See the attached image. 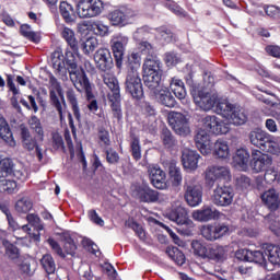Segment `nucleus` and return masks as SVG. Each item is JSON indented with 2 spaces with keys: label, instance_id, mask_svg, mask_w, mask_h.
Wrapping results in <instances>:
<instances>
[{
  "label": "nucleus",
  "instance_id": "obj_50",
  "mask_svg": "<svg viewBox=\"0 0 280 280\" xmlns=\"http://www.w3.org/2000/svg\"><path fill=\"white\" fill-rule=\"evenodd\" d=\"M266 249L264 248L262 245V250H249V260L253 261L254 264H259L260 266H266Z\"/></svg>",
  "mask_w": 280,
  "mask_h": 280
},
{
  "label": "nucleus",
  "instance_id": "obj_38",
  "mask_svg": "<svg viewBox=\"0 0 280 280\" xmlns=\"http://www.w3.org/2000/svg\"><path fill=\"white\" fill-rule=\"evenodd\" d=\"M59 12L66 23H73L75 19V11L73 10V5L63 1L59 5Z\"/></svg>",
  "mask_w": 280,
  "mask_h": 280
},
{
  "label": "nucleus",
  "instance_id": "obj_56",
  "mask_svg": "<svg viewBox=\"0 0 280 280\" xmlns=\"http://www.w3.org/2000/svg\"><path fill=\"white\" fill-rule=\"evenodd\" d=\"M49 97L52 106L56 108L59 115V119H63L65 116L62 115V103H60V98H58V95L56 94V91L51 90L49 92Z\"/></svg>",
  "mask_w": 280,
  "mask_h": 280
},
{
  "label": "nucleus",
  "instance_id": "obj_30",
  "mask_svg": "<svg viewBox=\"0 0 280 280\" xmlns=\"http://www.w3.org/2000/svg\"><path fill=\"white\" fill-rule=\"evenodd\" d=\"M269 137L270 135H268L266 131L256 130L249 133V141L252 145H255L256 148H259V150H262Z\"/></svg>",
  "mask_w": 280,
  "mask_h": 280
},
{
  "label": "nucleus",
  "instance_id": "obj_12",
  "mask_svg": "<svg viewBox=\"0 0 280 280\" xmlns=\"http://www.w3.org/2000/svg\"><path fill=\"white\" fill-rule=\"evenodd\" d=\"M128 45V37L118 36L110 40L112 51L115 58L117 69H121L124 65V55L126 54V46Z\"/></svg>",
  "mask_w": 280,
  "mask_h": 280
},
{
  "label": "nucleus",
  "instance_id": "obj_63",
  "mask_svg": "<svg viewBox=\"0 0 280 280\" xmlns=\"http://www.w3.org/2000/svg\"><path fill=\"white\" fill-rule=\"evenodd\" d=\"M126 225L132 229L140 240H145V231H143V228L139 223L136 221H127Z\"/></svg>",
  "mask_w": 280,
  "mask_h": 280
},
{
  "label": "nucleus",
  "instance_id": "obj_13",
  "mask_svg": "<svg viewBox=\"0 0 280 280\" xmlns=\"http://www.w3.org/2000/svg\"><path fill=\"white\" fill-rule=\"evenodd\" d=\"M233 188L228 186H217L213 190L212 202L217 207H229L233 202Z\"/></svg>",
  "mask_w": 280,
  "mask_h": 280
},
{
  "label": "nucleus",
  "instance_id": "obj_32",
  "mask_svg": "<svg viewBox=\"0 0 280 280\" xmlns=\"http://www.w3.org/2000/svg\"><path fill=\"white\" fill-rule=\"evenodd\" d=\"M168 176L173 187H179L183 183V174L180 173V167L176 165L175 161H171L168 164Z\"/></svg>",
  "mask_w": 280,
  "mask_h": 280
},
{
  "label": "nucleus",
  "instance_id": "obj_5",
  "mask_svg": "<svg viewBox=\"0 0 280 280\" xmlns=\"http://www.w3.org/2000/svg\"><path fill=\"white\" fill-rule=\"evenodd\" d=\"M184 198L189 207H198L202 202V187L196 184L194 177H186Z\"/></svg>",
  "mask_w": 280,
  "mask_h": 280
},
{
  "label": "nucleus",
  "instance_id": "obj_9",
  "mask_svg": "<svg viewBox=\"0 0 280 280\" xmlns=\"http://www.w3.org/2000/svg\"><path fill=\"white\" fill-rule=\"evenodd\" d=\"M125 90L126 93L133 97V100H141V97H143V83L141 82V75H139V72L127 73Z\"/></svg>",
  "mask_w": 280,
  "mask_h": 280
},
{
  "label": "nucleus",
  "instance_id": "obj_20",
  "mask_svg": "<svg viewBox=\"0 0 280 280\" xmlns=\"http://www.w3.org/2000/svg\"><path fill=\"white\" fill-rule=\"evenodd\" d=\"M219 215L220 212L211 208V206H203L201 209L192 212V218L197 222H210V220H215Z\"/></svg>",
  "mask_w": 280,
  "mask_h": 280
},
{
  "label": "nucleus",
  "instance_id": "obj_37",
  "mask_svg": "<svg viewBox=\"0 0 280 280\" xmlns=\"http://www.w3.org/2000/svg\"><path fill=\"white\" fill-rule=\"evenodd\" d=\"M61 240L63 242L62 252L65 253V255H70L71 257H73L75 255V252L78 250V245H75V241H73L71 235L67 233L62 234Z\"/></svg>",
  "mask_w": 280,
  "mask_h": 280
},
{
  "label": "nucleus",
  "instance_id": "obj_31",
  "mask_svg": "<svg viewBox=\"0 0 280 280\" xmlns=\"http://www.w3.org/2000/svg\"><path fill=\"white\" fill-rule=\"evenodd\" d=\"M228 119L230 124H233L234 126H244V124L248 121V115H246V110H244V108L234 107L230 118Z\"/></svg>",
  "mask_w": 280,
  "mask_h": 280
},
{
  "label": "nucleus",
  "instance_id": "obj_53",
  "mask_svg": "<svg viewBox=\"0 0 280 280\" xmlns=\"http://www.w3.org/2000/svg\"><path fill=\"white\" fill-rule=\"evenodd\" d=\"M97 48V39L95 37H90L85 42L81 43V49L85 56L93 54Z\"/></svg>",
  "mask_w": 280,
  "mask_h": 280
},
{
  "label": "nucleus",
  "instance_id": "obj_43",
  "mask_svg": "<svg viewBox=\"0 0 280 280\" xmlns=\"http://www.w3.org/2000/svg\"><path fill=\"white\" fill-rule=\"evenodd\" d=\"M260 150H262V152H267L268 154H279L280 144L277 139H275V137L269 136V138H267V141L262 145V149Z\"/></svg>",
  "mask_w": 280,
  "mask_h": 280
},
{
  "label": "nucleus",
  "instance_id": "obj_29",
  "mask_svg": "<svg viewBox=\"0 0 280 280\" xmlns=\"http://www.w3.org/2000/svg\"><path fill=\"white\" fill-rule=\"evenodd\" d=\"M213 156L217 159H229L231 156V150L229 149V143L224 140H217L213 144Z\"/></svg>",
  "mask_w": 280,
  "mask_h": 280
},
{
  "label": "nucleus",
  "instance_id": "obj_10",
  "mask_svg": "<svg viewBox=\"0 0 280 280\" xmlns=\"http://www.w3.org/2000/svg\"><path fill=\"white\" fill-rule=\"evenodd\" d=\"M166 218L175 222L177 226H182V231H187L194 226V222L187 217V210L183 206H177L166 213Z\"/></svg>",
  "mask_w": 280,
  "mask_h": 280
},
{
  "label": "nucleus",
  "instance_id": "obj_11",
  "mask_svg": "<svg viewBox=\"0 0 280 280\" xmlns=\"http://www.w3.org/2000/svg\"><path fill=\"white\" fill-rule=\"evenodd\" d=\"M21 139H22V148L27 152H34L38 159V161H43V149L38 147V141L36 138L32 137L30 133V129L27 127L21 128Z\"/></svg>",
  "mask_w": 280,
  "mask_h": 280
},
{
  "label": "nucleus",
  "instance_id": "obj_33",
  "mask_svg": "<svg viewBox=\"0 0 280 280\" xmlns=\"http://www.w3.org/2000/svg\"><path fill=\"white\" fill-rule=\"evenodd\" d=\"M265 255L268 257L270 264L280 266V247L272 244H265Z\"/></svg>",
  "mask_w": 280,
  "mask_h": 280
},
{
  "label": "nucleus",
  "instance_id": "obj_45",
  "mask_svg": "<svg viewBox=\"0 0 280 280\" xmlns=\"http://www.w3.org/2000/svg\"><path fill=\"white\" fill-rule=\"evenodd\" d=\"M40 265L47 275H54V272H56V261L51 254L44 255L40 259Z\"/></svg>",
  "mask_w": 280,
  "mask_h": 280
},
{
  "label": "nucleus",
  "instance_id": "obj_8",
  "mask_svg": "<svg viewBox=\"0 0 280 280\" xmlns=\"http://www.w3.org/2000/svg\"><path fill=\"white\" fill-rule=\"evenodd\" d=\"M168 124L179 137H187L191 132L189 122H187V118L182 113L171 112L168 114Z\"/></svg>",
  "mask_w": 280,
  "mask_h": 280
},
{
  "label": "nucleus",
  "instance_id": "obj_61",
  "mask_svg": "<svg viewBox=\"0 0 280 280\" xmlns=\"http://www.w3.org/2000/svg\"><path fill=\"white\" fill-rule=\"evenodd\" d=\"M47 244H49V246H50L52 253H55L56 255H58V257H61V259L67 258V255H66L65 252L62 250V247L60 246V244H59L56 240L49 237V238L47 240Z\"/></svg>",
  "mask_w": 280,
  "mask_h": 280
},
{
  "label": "nucleus",
  "instance_id": "obj_40",
  "mask_svg": "<svg viewBox=\"0 0 280 280\" xmlns=\"http://www.w3.org/2000/svg\"><path fill=\"white\" fill-rule=\"evenodd\" d=\"M130 152L135 161H141V142L139 136L130 133Z\"/></svg>",
  "mask_w": 280,
  "mask_h": 280
},
{
  "label": "nucleus",
  "instance_id": "obj_6",
  "mask_svg": "<svg viewBox=\"0 0 280 280\" xmlns=\"http://www.w3.org/2000/svg\"><path fill=\"white\" fill-rule=\"evenodd\" d=\"M205 180L208 187H213L220 180H231V170L226 166H209L205 172Z\"/></svg>",
  "mask_w": 280,
  "mask_h": 280
},
{
  "label": "nucleus",
  "instance_id": "obj_47",
  "mask_svg": "<svg viewBox=\"0 0 280 280\" xmlns=\"http://www.w3.org/2000/svg\"><path fill=\"white\" fill-rule=\"evenodd\" d=\"M20 34L24 36V38H27L28 40H32V43H40V37L36 32H33L32 26L27 24H23L20 27Z\"/></svg>",
  "mask_w": 280,
  "mask_h": 280
},
{
  "label": "nucleus",
  "instance_id": "obj_51",
  "mask_svg": "<svg viewBox=\"0 0 280 280\" xmlns=\"http://www.w3.org/2000/svg\"><path fill=\"white\" fill-rule=\"evenodd\" d=\"M84 92H85V97L89 102V104H88L89 110H91V113H96V110H97V108H100V106L97 105V100H95V95L93 94V85H91V83H90V94L84 89L82 91H79V93H84Z\"/></svg>",
  "mask_w": 280,
  "mask_h": 280
},
{
  "label": "nucleus",
  "instance_id": "obj_62",
  "mask_svg": "<svg viewBox=\"0 0 280 280\" xmlns=\"http://www.w3.org/2000/svg\"><path fill=\"white\" fill-rule=\"evenodd\" d=\"M164 62L166 67H176L180 62V57L174 51H168L164 55Z\"/></svg>",
  "mask_w": 280,
  "mask_h": 280
},
{
  "label": "nucleus",
  "instance_id": "obj_54",
  "mask_svg": "<svg viewBox=\"0 0 280 280\" xmlns=\"http://www.w3.org/2000/svg\"><path fill=\"white\" fill-rule=\"evenodd\" d=\"M161 139L165 148H174V145H176V139L172 135V131H170L167 128L162 130Z\"/></svg>",
  "mask_w": 280,
  "mask_h": 280
},
{
  "label": "nucleus",
  "instance_id": "obj_26",
  "mask_svg": "<svg viewBox=\"0 0 280 280\" xmlns=\"http://www.w3.org/2000/svg\"><path fill=\"white\" fill-rule=\"evenodd\" d=\"M67 101L69 102L74 119H77L78 125L82 126V114L80 113V106L78 105V96L73 89H69L66 92Z\"/></svg>",
  "mask_w": 280,
  "mask_h": 280
},
{
  "label": "nucleus",
  "instance_id": "obj_48",
  "mask_svg": "<svg viewBox=\"0 0 280 280\" xmlns=\"http://www.w3.org/2000/svg\"><path fill=\"white\" fill-rule=\"evenodd\" d=\"M28 126L31 130H34V132L37 133V137H39V141H43L45 139V131L43 130V125H40V119L36 116H32L28 120Z\"/></svg>",
  "mask_w": 280,
  "mask_h": 280
},
{
  "label": "nucleus",
  "instance_id": "obj_14",
  "mask_svg": "<svg viewBox=\"0 0 280 280\" xmlns=\"http://www.w3.org/2000/svg\"><path fill=\"white\" fill-rule=\"evenodd\" d=\"M135 16L132 9H117L108 13L107 19L114 26L124 27Z\"/></svg>",
  "mask_w": 280,
  "mask_h": 280
},
{
  "label": "nucleus",
  "instance_id": "obj_49",
  "mask_svg": "<svg viewBox=\"0 0 280 280\" xmlns=\"http://www.w3.org/2000/svg\"><path fill=\"white\" fill-rule=\"evenodd\" d=\"M191 248L197 257H201V259H207L209 254V246L200 243L199 241H192Z\"/></svg>",
  "mask_w": 280,
  "mask_h": 280
},
{
  "label": "nucleus",
  "instance_id": "obj_2",
  "mask_svg": "<svg viewBox=\"0 0 280 280\" xmlns=\"http://www.w3.org/2000/svg\"><path fill=\"white\" fill-rule=\"evenodd\" d=\"M249 165L253 172L256 174H259V172H265V178L277 180V170L272 167V158L270 155L265 154L259 150H254L252 152Z\"/></svg>",
  "mask_w": 280,
  "mask_h": 280
},
{
  "label": "nucleus",
  "instance_id": "obj_64",
  "mask_svg": "<svg viewBox=\"0 0 280 280\" xmlns=\"http://www.w3.org/2000/svg\"><path fill=\"white\" fill-rule=\"evenodd\" d=\"M265 12L270 19H280V8L277 5L265 7Z\"/></svg>",
  "mask_w": 280,
  "mask_h": 280
},
{
  "label": "nucleus",
  "instance_id": "obj_17",
  "mask_svg": "<svg viewBox=\"0 0 280 280\" xmlns=\"http://www.w3.org/2000/svg\"><path fill=\"white\" fill-rule=\"evenodd\" d=\"M148 174L151 185H153L155 189H167V183L165 182V171L160 168L159 165H149Z\"/></svg>",
  "mask_w": 280,
  "mask_h": 280
},
{
  "label": "nucleus",
  "instance_id": "obj_39",
  "mask_svg": "<svg viewBox=\"0 0 280 280\" xmlns=\"http://www.w3.org/2000/svg\"><path fill=\"white\" fill-rule=\"evenodd\" d=\"M61 36L72 49V51H78V38H75V32L69 27H63L61 31Z\"/></svg>",
  "mask_w": 280,
  "mask_h": 280
},
{
  "label": "nucleus",
  "instance_id": "obj_7",
  "mask_svg": "<svg viewBox=\"0 0 280 280\" xmlns=\"http://www.w3.org/2000/svg\"><path fill=\"white\" fill-rule=\"evenodd\" d=\"M231 231V228L226 223H213L207 224L201 228V235L208 242H215V240H220L224 237Z\"/></svg>",
  "mask_w": 280,
  "mask_h": 280
},
{
  "label": "nucleus",
  "instance_id": "obj_55",
  "mask_svg": "<svg viewBox=\"0 0 280 280\" xmlns=\"http://www.w3.org/2000/svg\"><path fill=\"white\" fill-rule=\"evenodd\" d=\"M3 246H5V255L9 257V259H19L21 256L19 253V247L8 241H3Z\"/></svg>",
  "mask_w": 280,
  "mask_h": 280
},
{
  "label": "nucleus",
  "instance_id": "obj_3",
  "mask_svg": "<svg viewBox=\"0 0 280 280\" xmlns=\"http://www.w3.org/2000/svg\"><path fill=\"white\" fill-rule=\"evenodd\" d=\"M191 96L194 103L198 108L209 113L212 110L215 104H218V91L215 89L201 88L200 90H192Z\"/></svg>",
  "mask_w": 280,
  "mask_h": 280
},
{
  "label": "nucleus",
  "instance_id": "obj_22",
  "mask_svg": "<svg viewBox=\"0 0 280 280\" xmlns=\"http://www.w3.org/2000/svg\"><path fill=\"white\" fill-rule=\"evenodd\" d=\"M200 154L194 150L184 149L182 152V163L186 170H197Z\"/></svg>",
  "mask_w": 280,
  "mask_h": 280
},
{
  "label": "nucleus",
  "instance_id": "obj_15",
  "mask_svg": "<svg viewBox=\"0 0 280 280\" xmlns=\"http://www.w3.org/2000/svg\"><path fill=\"white\" fill-rule=\"evenodd\" d=\"M94 62L98 71H110L115 67L110 50L107 48H100L95 51Z\"/></svg>",
  "mask_w": 280,
  "mask_h": 280
},
{
  "label": "nucleus",
  "instance_id": "obj_23",
  "mask_svg": "<svg viewBox=\"0 0 280 280\" xmlns=\"http://www.w3.org/2000/svg\"><path fill=\"white\" fill-rule=\"evenodd\" d=\"M261 200L270 211H277V209H279L280 197L275 188H270L269 190L265 191L261 195Z\"/></svg>",
  "mask_w": 280,
  "mask_h": 280
},
{
  "label": "nucleus",
  "instance_id": "obj_57",
  "mask_svg": "<svg viewBox=\"0 0 280 280\" xmlns=\"http://www.w3.org/2000/svg\"><path fill=\"white\" fill-rule=\"evenodd\" d=\"M268 218L270 220L269 229L280 237V215H275V212H271Z\"/></svg>",
  "mask_w": 280,
  "mask_h": 280
},
{
  "label": "nucleus",
  "instance_id": "obj_60",
  "mask_svg": "<svg viewBox=\"0 0 280 280\" xmlns=\"http://www.w3.org/2000/svg\"><path fill=\"white\" fill-rule=\"evenodd\" d=\"M16 189V182L11 179L0 180V191H7V194H14Z\"/></svg>",
  "mask_w": 280,
  "mask_h": 280
},
{
  "label": "nucleus",
  "instance_id": "obj_34",
  "mask_svg": "<svg viewBox=\"0 0 280 280\" xmlns=\"http://www.w3.org/2000/svg\"><path fill=\"white\" fill-rule=\"evenodd\" d=\"M127 73H139L141 69V56L137 52H132L127 57L126 61Z\"/></svg>",
  "mask_w": 280,
  "mask_h": 280
},
{
  "label": "nucleus",
  "instance_id": "obj_52",
  "mask_svg": "<svg viewBox=\"0 0 280 280\" xmlns=\"http://www.w3.org/2000/svg\"><path fill=\"white\" fill-rule=\"evenodd\" d=\"M12 167H14V164L11 159H0V178H5V176L12 174Z\"/></svg>",
  "mask_w": 280,
  "mask_h": 280
},
{
  "label": "nucleus",
  "instance_id": "obj_21",
  "mask_svg": "<svg viewBox=\"0 0 280 280\" xmlns=\"http://www.w3.org/2000/svg\"><path fill=\"white\" fill-rule=\"evenodd\" d=\"M156 102L166 108H174L176 106V98L167 88H163L153 93Z\"/></svg>",
  "mask_w": 280,
  "mask_h": 280
},
{
  "label": "nucleus",
  "instance_id": "obj_58",
  "mask_svg": "<svg viewBox=\"0 0 280 280\" xmlns=\"http://www.w3.org/2000/svg\"><path fill=\"white\" fill-rule=\"evenodd\" d=\"M90 27L96 36H106V34H108V26L104 25L102 22H92Z\"/></svg>",
  "mask_w": 280,
  "mask_h": 280
},
{
  "label": "nucleus",
  "instance_id": "obj_42",
  "mask_svg": "<svg viewBox=\"0 0 280 280\" xmlns=\"http://www.w3.org/2000/svg\"><path fill=\"white\" fill-rule=\"evenodd\" d=\"M110 102V108L113 113V117L118 121H121L124 114L121 113V96H114L108 98Z\"/></svg>",
  "mask_w": 280,
  "mask_h": 280
},
{
  "label": "nucleus",
  "instance_id": "obj_16",
  "mask_svg": "<svg viewBox=\"0 0 280 280\" xmlns=\"http://www.w3.org/2000/svg\"><path fill=\"white\" fill-rule=\"evenodd\" d=\"M203 128L212 135H226L229 132V125L222 121L217 116H206L202 119Z\"/></svg>",
  "mask_w": 280,
  "mask_h": 280
},
{
  "label": "nucleus",
  "instance_id": "obj_19",
  "mask_svg": "<svg viewBox=\"0 0 280 280\" xmlns=\"http://www.w3.org/2000/svg\"><path fill=\"white\" fill-rule=\"evenodd\" d=\"M195 142L198 150L207 156V154H211V138L207 130L199 129L195 136Z\"/></svg>",
  "mask_w": 280,
  "mask_h": 280
},
{
  "label": "nucleus",
  "instance_id": "obj_24",
  "mask_svg": "<svg viewBox=\"0 0 280 280\" xmlns=\"http://www.w3.org/2000/svg\"><path fill=\"white\" fill-rule=\"evenodd\" d=\"M0 138L3 139L10 148H16V140H14L12 129H10L8 120L3 117H0Z\"/></svg>",
  "mask_w": 280,
  "mask_h": 280
},
{
  "label": "nucleus",
  "instance_id": "obj_46",
  "mask_svg": "<svg viewBox=\"0 0 280 280\" xmlns=\"http://www.w3.org/2000/svg\"><path fill=\"white\" fill-rule=\"evenodd\" d=\"M234 108L235 107L233 106V104L226 101H223L217 104L215 112L218 113V115H221V117H224L225 119H230Z\"/></svg>",
  "mask_w": 280,
  "mask_h": 280
},
{
  "label": "nucleus",
  "instance_id": "obj_59",
  "mask_svg": "<svg viewBox=\"0 0 280 280\" xmlns=\"http://www.w3.org/2000/svg\"><path fill=\"white\" fill-rule=\"evenodd\" d=\"M27 100L30 103H27V101H25V98H21L20 104H22V106H24L27 110L38 113V104L36 103V97L28 95Z\"/></svg>",
  "mask_w": 280,
  "mask_h": 280
},
{
  "label": "nucleus",
  "instance_id": "obj_18",
  "mask_svg": "<svg viewBox=\"0 0 280 280\" xmlns=\"http://www.w3.org/2000/svg\"><path fill=\"white\" fill-rule=\"evenodd\" d=\"M132 196L138 198L140 202H159V191L149 186H135Z\"/></svg>",
  "mask_w": 280,
  "mask_h": 280
},
{
  "label": "nucleus",
  "instance_id": "obj_27",
  "mask_svg": "<svg viewBox=\"0 0 280 280\" xmlns=\"http://www.w3.org/2000/svg\"><path fill=\"white\" fill-rule=\"evenodd\" d=\"M103 82L110 91V93H108V98L121 96L119 90V81L115 78V75L110 73H105L103 75Z\"/></svg>",
  "mask_w": 280,
  "mask_h": 280
},
{
  "label": "nucleus",
  "instance_id": "obj_28",
  "mask_svg": "<svg viewBox=\"0 0 280 280\" xmlns=\"http://www.w3.org/2000/svg\"><path fill=\"white\" fill-rule=\"evenodd\" d=\"M7 86L9 91H11V93L13 94V96L11 97V105L15 110H18V113H21V105L19 104V98L16 97V95L21 94V91L14 84V78L11 74L7 75Z\"/></svg>",
  "mask_w": 280,
  "mask_h": 280
},
{
  "label": "nucleus",
  "instance_id": "obj_25",
  "mask_svg": "<svg viewBox=\"0 0 280 280\" xmlns=\"http://www.w3.org/2000/svg\"><path fill=\"white\" fill-rule=\"evenodd\" d=\"M142 69L144 75L163 73V69H161V60H159V57L156 56H147Z\"/></svg>",
  "mask_w": 280,
  "mask_h": 280
},
{
  "label": "nucleus",
  "instance_id": "obj_35",
  "mask_svg": "<svg viewBox=\"0 0 280 280\" xmlns=\"http://www.w3.org/2000/svg\"><path fill=\"white\" fill-rule=\"evenodd\" d=\"M162 78L163 73L144 74V85L148 86L152 93H156L159 86H161Z\"/></svg>",
  "mask_w": 280,
  "mask_h": 280
},
{
  "label": "nucleus",
  "instance_id": "obj_4",
  "mask_svg": "<svg viewBox=\"0 0 280 280\" xmlns=\"http://www.w3.org/2000/svg\"><path fill=\"white\" fill-rule=\"evenodd\" d=\"M77 10L80 19H95L104 11L102 0H79Z\"/></svg>",
  "mask_w": 280,
  "mask_h": 280
},
{
  "label": "nucleus",
  "instance_id": "obj_36",
  "mask_svg": "<svg viewBox=\"0 0 280 280\" xmlns=\"http://www.w3.org/2000/svg\"><path fill=\"white\" fill-rule=\"evenodd\" d=\"M226 255V249L222 245H210L208 246L207 259H212L213 261H222Z\"/></svg>",
  "mask_w": 280,
  "mask_h": 280
},
{
  "label": "nucleus",
  "instance_id": "obj_1",
  "mask_svg": "<svg viewBox=\"0 0 280 280\" xmlns=\"http://www.w3.org/2000/svg\"><path fill=\"white\" fill-rule=\"evenodd\" d=\"M51 62L52 69H55V75H57L59 80L67 82L70 78L77 91L84 89L86 93L91 95V81H89L84 68L78 66V57H75L73 52L68 51L65 57L62 51L56 50L52 52Z\"/></svg>",
  "mask_w": 280,
  "mask_h": 280
},
{
  "label": "nucleus",
  "instance_id": "obj_41",
  "mask_svg": "<svg viewBox=\"0 0 280 280\" xmlns=\"http://www.w3.org/2000/svg\"><path fill=\"white\" fill-rule=\"evenodd\" d=\"M250 161V153L246 149H238L234 155V163L240 165L243 170L248 167V162Z\"/></svg>",
  "mask_w": 280,
  "mask_h": 280
},
{
  "label": "nucleus",
  "instance_id": "obj_44",
  "mask_svg": "<svg viewBox=\"0 0 280 280\" xmlns=\"http://www.w3.org/2000/svg\"><path fill=\"white\" fill-rule=\"evenodd\" d=\"M33 207L34 203L32 202V199H30V197H22L15 203V211H18V213H30Z\"/></svg>",
  "mask_w": 280,
  "mask_h": 280
}]
</instances>
